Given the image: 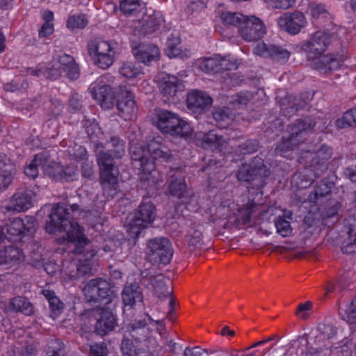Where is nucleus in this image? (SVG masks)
Wrapping results in <instances>:
<instances>
[{
	"mask_svg": "<svg viewBox=\"0 0 356 356\" xmlns=\"http://www.w3.org/2000/svg\"><path fill=\"white\" fill-rule=\"evenodd\" d=\"M298 127L303 134L307 135L314 131L316 126V121L310 116H307L303 118L296 120Z\"/></svg>",
	"mask_w": 356,
	"mask_h": 356,
	"instance_id": "nucleus-54",
	"label": "nucleus"
},
{
	"mask_svg": "<svg viewBox=\"0 0 356 356\" xmlns=\"http://www.w3.org/2000/svg\"><path fill=\"white\" fill-rule=\"evenodd\" d=\"M300 144L297 141H293V139L288 136L287 137H282L281 140L277 145L275 152L281 155L287 153L289 151L293 150Z\"/></svg>",
	"mask_w": 356,
	"mask_h": 356,
	"instance_id": "nucleus-46",
	"label": "nucleus"
},
{
	"mask_svg": "<svg viewBox=\"0 0 356 356\" xmlns=\"http://www.w3.org/2000/svg\"><path fill=\"white\" fill-rule=\"evenodd\" d=\"M107 143L110 145V150L108 151L113 155L116 159H122L126 152V143L124 140L118 136H111L107 140Z\"/></svg>",
	"mask_w": 356,
	"mask_h": 356,
	"instance_id": "nucleus-35",
	"label": "nucleus"
},
{
	"mask_svg": "<svg viewBox=\"0 0 356 356\" xmlns=\"http://www.w3.org/2000/svg\"><path fill=\"white\" fill-rule=\"evenodd\" d=\"M277 22L282 29L291 34L296 35L305 26L307 20L302 13L296 11L284 13L279 17Z\"/></svg>",
	"mask_w": 356,
	"mask_h": 356,
	"instance_id": "nucleus-10",
	"label": "nucleus"
},
{
	"mask_svg": "<svg viewBox=\"0 0 356 356\" xmlns=\"http://www.w3.org/2000/svg\"><path fill=\"white\" fill-rule=\"evenodd\" d=\"M332 152L330 147L322 145L321 147L314 154L309 153L312 158V165H319L329 160L332 156Z\"/></svg>",
	"mask_w": 356,
	"mask_h": 356,
	"instance_id": "nucleus-44",
	"label": "nucleus"
},
{
	"mask_svg": "<svg viewBox=\"0 0 356 356\" xmlns=\"http://www.w3.org/2000/svg\"><path fill=\"white\" fill-rule=\"evenodd\" d=\"M86 312L89 315L93 313L99 314L100 316L97 319L95 327V332L99 335H106L108 332L112 331L117 324L116 318L111 311L103 310L101 307H97Z\"/></svg>",
	"mask_w": 356,
	"mask_h": 356,
	"instance_id": "nucleus-14",
	"label": "nucleus"
},
{
	"mask_svg": "<svg viewBox=\"0 0 356 356\" xmlns=\"http://www.w3.org/2000/svg\"><path fill=\"white\" fill-rule=\"evenodd\" d=\"M102 278L89 280L83 288L84 300L90 304H99V293L101 288Z\"/></svg>",
	"mask_w": 356,
	"mask_h": 356,
	"instance_id": "nucleus-24",
	"label": "nucleus"
},
{
	"mask_svg": "<svg viewBox=\"0 0 356 356\" xmlns=\"http://www.w3.org/2000/svg\"><path fill=\"white\" fill-rule=\"evenodd\" d=\"M312 306L313 303L311 301L299 304L296 311V315L300 316L302 319H307L309 317L307 312L312 309Z\"/></svg>",
	"mask_w": 356,
	"mask_h": 356,
	"instance_id": "nucleus-62",
	"label": "nucleus"
},
{
	"mask_svg": "<svg viewBox=\"0 0 356 356\" xmlns=\"http://www.w3.org/2000/svg\"><path fill=\"white\" fill-rule=\"evenodd\" d=\"M35 195L33 191L19 188L10 200V204L5 207L6 211L22 212L32 207V199Z\"/></svg>",
	"mask_w": 356,
	"mask_h": 356,
	"instance_id": "nucleus-11",
	"label": "nucleus"
},
{
	"mask_svg": "<svg viewBox=\"0 0 356 356\" xmlns=\"http://www.w3.org/2000/svg\"><path fill=\"white\" fill-rule=\"evenodd\" d=\"M259 146V141L256 139H248L236 148V152L239 154H250L255 152Z\"/></svg>",
	"mask_w": 356,
	"mask_h": 356,
	"instance_id": "nucleus-49",
	"label": "nucleus"
},
{
	"mask_svg": "<svg viewBox=\"0 0 356 356\" xmlns=\"http://www.w3.org/2000/svg\"><path fill=\"white\" fill-rule=\"evenodd\" d=\"M217 213L219 216H225L220 217L218 220L219 227H222L224 229H231L234 227H238L240 225L241 220L238 216L230 211V210L225 207H220L217 210Z\"/></svg>",
	"mask_w": 356,
	"mask_h": 356,
	"instance_id": "nucleus-28",
	"label": "nucleus"
},
{
	"mask_svg": "<svg viewBox=\"0 0 356 356\" xmlns=\"http://www.w3.org/2000/svg\"><path fill=\"white\" fill-rule=\"evenodd\" d=\"M130 154L134 168L140 170V181L147 182V185L154 184L152 172L155 170V164L148 156L145 149L138 145H132L130 147Z\"/></svg>",
	"mask_w": 356,
	"mask_h": 356,
	"instance_id": "nucleus-7",
	"label": "nucleus"
},
{
	"mask_svg": "<svg viewBox=\"0 0 356 356\" xmlns=\"http://www.w3.org/2000/svg\"><path fill=\"white\" fill-rule=\"evenodd\" d=\"M168 191L170 195L177 199H185L188 193L184 180L178 178L170 181L168 185Z\"/></svg>",
	"mask_w": 356,
	"mask_h": 356,
	"instance_id": "nucleus-38",
	"label": "nucleus"
},
{
	"mask_svg": "<svg viewBox=\"0 0 356 356\" xmlns=\"http://www.w3.org/2000/svg\"><path fill=\"white\" fill-rule=\"evenodd\" d=\"M100 79L101 83L103 84L98 88L93 87L92 88V96L102 108L109 109L114 106L115 92L113 87L106 82L113 83L115 77L107 73L102 75Z\"/></svg>",
	"mask_w": 356,
	"mask_h": 356,
	"instance_id": "nucleus-9",
	"label": "nucleus"
},
{
	"mask_svg": "<svg viewBox=\"0 0 356 356\" xmlns=\"http://www.w3.org/2000/svg\"><path fill=\"white\" fill-rule=\"evenodd\" d=\"M318 331L321 336L330 341L337 334L336 327L331 324H320Z\"/></svg>",
	"mask_w": 356,
	"mask_h": 356,
	"instance_id": "nucleus-59",
	"label": "nucleus"
},
{
	"mask_svg": "<svg viewBox=\"0 0 356 356\" xmlns=\"http://www.w3.org/2000/svg\"><path fill=\"white\" fill-rule=\"evenodd\" d=\"M90 356H108L109 350L105 343H96L90 346Z\"/></svg>",
	"mask_w": 356,
	"mask_h": 356,
	"instance_id": "nucleus-60",
	"label": "nucleus"
},
{
	"mask_svg": "<svg viewBox=\"0 0 356 356\" xmlns=\"http://www.w3.org/2000/svg\"><path fill=\"white\" fill-rule=\"evenodd\" d=\"M49 220L46 224V230L49 234L67 232V245L69 252L83 254V261L76 266V273L71 275L76 279L90 275L92 271L91 259L95 255L90 241L84 235L79 225L72 220V214L63 204L55 205L49 214Z\"/></svg>",
	"mask_w": 356,
	"mask_h": 356,
	"instance_id": "nucleus-1",
	"label": "nucleus"
},
{
	"mask_svg": "<svg viewBox=\"0 0 356 356\" xmlns=\"http://www.w3.org/2000/svg\"><path fill=\"white\" fill-rule=\"evenodd\" d=\"M309 9L313 18L327 17L330 13L327 10L325 5L321 3H312L309 5Z\"/></svg>",
	"mask_w": 356,
	"mask_h": 356,
	"instance_id": "nucleus-53",
	"label": "nucleus"
},
{
	"mask_svg": "<svg viewBox=\"0 0 356 356\" xmlns=\"http://www.w3.org/2000/svg\"><path fill=\"white\" fill-rule=\"evenodd\" d=\"M346 321L350 324H356V297L353 299L346 311Z\"/></svg>",
	"mask_w": 356,
	"mask_h": 356,
	"instance_id": "nucleus-64",
	"label": "nucleus"
},
{
	"mask_svg": "<svg viewBox=\"0 0 356 356\" xmlns=\"http://www.w3.org/2000/svg\"><path fill=\"white\" fill-rule=\"evenodd\" d=\"M62 180L72 181L76 176V168L74 165L63 166Z\"/></svg>",
	"mask_w": 356,
	"mask_h": 356,
	"instance_id": "nucleus-63",
	"label": "nucleus"
},
{
	"mask_svg": "<svg viewBox=\"0 0 356 356\" xmlns=\"http://www.w3.org/2000/svg\"><path fill=\"white\" fill-rule=\"evenodd\" d=\"M150 284L153 287L154 295L160 300L170 298V307L173 309L175 300L172 295V289L167 286L166 280L162 274H159L150 277Z\"/></svg>",
	"mask_w": 356,
	"mask_h": 356,
	"instance_id": "nucleus-17",
	"label": "nucleus"
},
{
	"mask_svg": "<svg viewBox=\"0 0 356 356\" xmlns=\"http://www.w3.org/2000/svg\"><path fill=\"white\" fill-rule=\"evenodd\" d=\"M254 52L257 55L270 57L274 60L281 61H286L291 54L289 51L280 46L267 44L264 42L257 44Z\"/></svg>",
	"mask_w": 356,
	"mask_h": 356,
	"instance_id": "nucleus-18",
	"label": "nucleus"
},
{
	"mask_svg": "<svg viewBox=\"0 0 356 356\" xmlns=\"http://www.w3.org/2000/svg\"><path fill=\"white\" fill-rule=\"evenodd\" d=\"M181 39L179 36L172 35L167 42V54L169 57L173 58L179 56L181 53V47H179Z\"/></svg>",
	"mask_w": 356,
	"mask_h": 356,
	"instance_id": "nucleus-51",
	"label": "nucleus"
},
{
	"mask_svg": "<svg viewBox=\"0 0 356 356\" xmlns=\"http://www.w3.org/2000/svg\"><path fill=\"white\" fill-rule=\"evenodd\" d=\"M172 257L171 243L167 238H154L147 241L145 259L153 265H166L169 264Z\"/></svg>",
	"mask_w": 356,
	"mask_h": 356,
	"instance_id": "nucleus-5",
	"label": "nucleus"
},
{
	"mask_svg": "<svg viewBox=\"0 0 356 356\" xmlns=\"http://www.w3.org/2000/svg\"><path fill=\"white\" fill-rule=\"evenodd\" d=\"M119 115L125 120H130L136 113V102L133 94L126 88H121L117 102Z\"/></svg>",
	"mask_w": 356,
	"mask_h": 356,
	"instance_id": "nucleus-15",
	"label": "nucleus"
},
{
	"mask_svg": "<svg viewBox=\"0 0 356 356\" xmlns=\"http://www.w3.org/2000/svg\"><path fill=\"white\" fill-rule=\"evenodd\" d=\"M312 99L309 94H301L300 97L286 95L280 100V106L284 115L293 114L300 109L303 108Z\"/></svg>",
	"mask_w": 356,
	"mask_h": 356,
	"instance_id": "nucleus-16",
	"label": "nucleus"
},
{
	"mask_svg": "<svg viewBox=\"0 0 356 356\" xmlns=\"http://www.w3.org/2000/svg\"><path fill=\"white\" fill-rule=\"evenodd\" d=\"M6 238L9 241L17 242L21 241L24 233V220L15 218L2 226Z\"/></svg>",
	"mask_w": 356,
	"mask_h": 356,
	"instance_id": "nucleus-21",
	"label": "nucleus"
},
{
	"mask_svg": "<svg viewBox=\"0 0 356 356\" xmlns=\"http://www.w3.org/2000/svg\"><path fill=\"white\" fill-rule=\"evenodd\" d=\"M99 294V304L108 305L118 298V293L114 286L102 278Z\"/></svg>",
	"mask_w": 356,
	"mask_h": 356,
	"instance_id": "nucleus-32",
	"label": "nucleus"
},
{
	"mask_svg": "<svg viewBox=\"0 0 356 356\" xmlns=\"http://www.w3.org/2000/svg\"><path fill=\"white\" fill-rule=\"evenodd\" d=\"M160 23L161 19L156 15H145L138 22V25H136L135 27L139 29L143 34H149L159 29Z\"/></svg>",
	"mask_w": 356,
	"mask_h": 356,
	"instance_id": "nucleus-31",
	"label": "nucleus"
},
{
	"mask_svg": "<svg viewBox=\"0 0 356 356\" xmlns=\"http://www.w3.org/2000/svg\"><path fill=\"white\" fill-rule=\"evenodd\" d=\"M14 166L6 155H0V174L13 175Z\"/></svg>",
	"mask_w": 356,
	"mask_h": 356,
	"instance_id": "nucleus-61",
	"label": "nucleus"
},
{
	"mask_svg": "<svg viewBox=\"0 0 356 356\" xmlns=\"http://www.w3.org/2000/svg\"><path fill=\"white\" fill-rule=\"evenodd\" d=\"M43 160H44L43 154H36L31 163L26 167L24 170L26 175L31 179L37 177L38 175V167L42 164Z\"/></svg>",
	"mask_w": 356,
	"mask_h": 356,
	"instance_id": "nucleus-48",
	"label": "nucleus"
},
{
	"mask_svg": "<svg viewBox=\"0 0 356 356\" xmlns=\"http://www.w3.org/2000/svg\"><path fill=\"white\" fill-rule=\"evenodd\" d=\"M212 99L206 93L194 91L188 95L187 105L191 109H204L211 106Z\"/></svg>",
	"mask_w": 356,
	"mask_h": 356,
	"instance_id": "nucleus-26",
	"label": "nucleus"
},
{
	"mask_svg": "<svg viewBox=\"0 0 356 356\" xmlns=\"http://www.w3.org/2000/svg\"><path fill=\"white\" fill-rule=\"evenodd\" d=\"M186 243L190 252L200 250L204 245L202 232L197 228H191L186 236Z\"/></svg>",
	"mask_w": 356,
	"mask_h": 356,
	"instance_id": "nucleus-29",
	"label": "nucleus"
},
{
	"mask_svg": "<svg viewBox=\"0 0 356 356\" xmlns=\"http://www.w3.org/2000/svg\"><path fill=\"white\" fill-rule=\"evenodd\" d=\"M119 72L125 78L131 79L140 74V68L132 61H125L119 69Z\"/></svg>",
	"mask_w": 356,
	"mask_h": 356,
	"instance_id": "nucleus-45",
	"label": "nucleus"
},
{
	"mask_svg": "<svg viewBox=\"0 0 356 356\" xmlns=\"http://www.w3.org/2000/svg\"><path fill=\"white\" fill-rule=\"evenodd\" d=\"M158 86L161 93L168 99L174 98L177 92L184 88L182 82L177 76L170 74H165L160 78Z\"/></svg>",
	"mask_w": 356,
	"mask_h": 356,
	"instance_id": "nucleus-19",
	"label": "nucleus"
},
{
	"mask_svg": "<svg viewBox=\"0 0 356 356\" xmlns=\"http://www.w3.org/2000/svg\"><path fill=\"white\" fill-rule=\"evenodd\" d=\"M287 131L289 136L293 139V141H297L299 144L304 143L306 135L299 129L296 120L288 126Z\"/></svg>",
	"mask_w": 356,
	"mask_h": 356,
	"instance_id": "nucleus-57",
	"label": "nucleus"
},
{
	"mask_svg": "<svg viewBox=\"0 0 356 356\" xmlns=\"http://www.w3.org/2000/svg\"><path fill=\"white\" fill-rule=\"evenodd\" d=\"M245 16L240 13L224 12L221 14L220 19L225 24L237 26L238 30Z\"/></svg>",
	"mask_w": 356,
	"mask_h": 356,
	"instance_id": "nucleus-47",
	"label": "nucleus"
},
{
	"mask_svg": "<svg viewBox=\"0 0 356 356\" xmlns=\"http://www.w3.org/2000/svg\"><path fill=\"white\" fill-rule=\"evenodd\" d=\"M201 141L202 147L205 149H220L225 148L227 144L223 136L218 135L213 131L203 134Z\"/></svg>",
	"mask_w": 356,
	"mask_h": 356,
	"instance_id": "nucleus-23",
	"label": "nucleus"
},
{
	"mask_svg": "<svg viewBox=\"0 0 356 356\" xmlns=\"http://www.w3.org/2000/svg\"><path fill=\"white\" fill-rule=\"evenodd\" d=\"M122 300L124 307H133L143 300L142 289L138 282L127 284L122 291Z\"/></svg>",
	"mask_w": 356,
	"mask_h": 356,
	"instance_id": "nucleus-20",
	"label": "nucleus"
},
{
	"mask_svg": "<svg viewBox=\"0 0 356 356\" xmlns=\"http://www.w3.org/2000/svg\"><path fill=\"white\" fill-rule=\"evenodd\" d=\"M239 35L247 42H257L266 33L264 22L258 17L245 15L238 31Z\"/></svg>",
	"mask_w": 356,
	"mask_h": 356,
	"instance_id": "nucleus-8",
	"label": "nucleus"
},
{
	"mask_svg": "<svg viewBox=\"0 0 356 356\" xmlns=\"http://www.w3.org/2000/svg\"><path fill=\"white\" fill-rule=\"evenodd\" d=\"M157 127L163 134L187 139L193 134L191 127L180 117L170 111H156Z\"/></svg>",
	"mask_w": 356,
	"mask_h": 356,
	"instance_id": "nucleus-3",
	"label": "nucleus"
},
{
	"mask_svg": "<svg viewBox=\"0 0 356 356\" xmlns=\"http://www.w3.org/2000/svg\"><path fill=\"white\" fill-rule=\"evenodd\" d=\"M346 226L348 227V241L347 244L341 248L345 253H352L356 252V217L350 216L347 219Z\"/></svg>",
	"mask_w": 356,
	"mask_h": 356,
	"instance_id": "nucleus-30",
	"label": "nucleus"
},
{
	"mask_svg": "<svg viewBox=\"0 0 356 356\" xmlns=\"http://www.w3.org/2000/svg\"><path fill=\"white\" fill-rule=\"evenodd\" d=\"M213 119L220 127H225L232 119V111L228 107H219L212 113Z\"/></svg>",
	"mask_w": 356,
	"mask_h": 356,
	"instance_id": "nucleus-41",
	"label": "nucleus"
},
{
	"mask_svg": "<svg viewBox=\"0 0 356 356\" xmlns=\"http://www.w3.org/2000/svg\"><path fill=\"white\" fill-rule=\"evenodd\" d=\"M155 207L150 202H142L134 218L127 225V231L132 238H137L140 232L148 227L155 219Z\"/></svg>",
	"mask_w": 356,
	"mask_h": 356,
	"instance_id": "nucleus-6",
	"label": "nucleus"
},
{
	"mask_svg": "<svg viewBox=\"0 0 356 356\" xmlns=\"http://www.w3.org/2000/svg\"><path fill=\"white\" fill-rule=\"evenodd\" d=\"M42 293L48 300L50 309L51 310L52 314L51 316L53 318H55L58 314H59L64 308V304L59 300V298L56 296L55 292L54 291H51L49 289H43L42 291Z\"/></svg>",
	"mask_w": 356,
	"mask_h": 356,
	"instance_id": "nucleus-37",
	"label": "nucleus"
},
{
	"mask_svg": "<svg viewBox=\"0 0 356 356\" xmlns=\"http://www.w3.org/2000/svg\"><path fill=\"white\" fill-rule=\"evenodd\" d=\"M200 67L202 71L207 73H217L220 71L236 69V64L226 56L221 57L219 55H216L211 58H203Z\"/></svg>",
	"mask_w": 356,
	"mask_h": 356,
	"instance_id": "nucleus-13",
	"label": "nucleus"
},
{
	"mask_svg": "<svg viewBox=\"0 0 356 356\" xmlns=\"http://www.w3.org/2000/svg\"><path fill=\"white\" fill-rule=\"evenodd\" d=\"M332 348V345L330 341L318 334L313 342L308 343L307 353L311 355H318L325 351L330 350Z\"/></svg>",
	"mask_w": 356,
	"mask_h": 356,
	"instance_id": "nucleus-33",
	"label": "nucleus"
},
{
	"mask_svg": "<svg viewBox=\"0 0 356 356\" xmlns=\"http://www.w3.org/2000/svg\"><path fill=\"white\" fill-rule=\"evenodd\" d=\"M95 156L99 171H113L115 158L108 151L100 149L96 152Z\"/></svg>",
	"mask_w": 356,
	"mask_h": 356,
	"instance_id": "nucleus-34",
	"label": "nucleus"
},
{
	"mask_svg": "<svg viewBox=\"0 0 356 356\" xmlns=\"http://www.w3.org/2000/svg\"><path fill=\"white\" fill-rule=\"evenodd\" d=\"M99 183L108 196L114 195L118 187V179L113 171H99Z\"/></svg>",
	"mask_w": 356,
	"mask_h": 356,
	"instance_id": "nucleus-25",
	"label": "nucleus"
},
{
	"mask_svg": "<svg viewBox=\"0 0 356 356\" xmlns=\"http://www.w3.org/2000/svg\"><path fill=\"white\" fill-rule=\"evenodd\" d=\"M44 172L46 175L55 180H62L61 172H63V165L58 163H51L49 164Z\"/></svg>",
	"mask_w": 356,
	"mask_h": 356,
	"instance_id": "nucleus-56",
	"label": "nucleus"
},
{
	"mask_svg": "<svg viewBox=\"0 0 356 356\" xmlns=\"http://www.w3.org/2000/svg\"><path fill=\"white\" fill-rule=\"evenodd\" d=\"M42 18L44 21L41 29L39 31V36L46 38L54 33V14L50 10H46L43 13Z\"/></svg>",
	"mask_w": 356,
	"mask_h": 356,
	"instance_id": "nucleus-42",
	"label": "nucleus"
},
{
	"mask_svg": "<svg viewBox=\"0 0 356 356\" xmlns=\"http://www.w3.org/2000/svg\"><path fill=\"white\" fill-rule=\"evenodd\" d=\"M332 183L327 181L321 180L315 188L314 193V202H316L317 200L320 197H325L331 193Z\"/></svg>",
	"mask_w": 356,
	"mask_h": 356,
	"instance_id": "nucleus-52",
	"label": "nucleus"
},
{
	"mask_svg": "<svg viewBox=\"0 0 356 356\" xmlns=\"http://www.w3.org/2000/svg\"><path fill=\"white\" fill-rule=\"evenodd\" d=\"M331 42V36L324 31H316L301 45V49L309 59L316 60L314 67L323 74L337 70L341 61L333 54L322 56Z\"/></svg>",
	"mask_w": 356,
	"mask_h": 356,
	"instance_id": "nucleus-2",
	"label": "nucleus"
},
{
	"mask_svg": "<svg viewBox=\"0 0 356 356\" xmlns=\"http://www.w3.org/2000/svg\"><path fill=\"white\" fill-rule=\"evenodd\" d=\"M137 348L131 339L125 336L123 337L120 345V350L123 356H134Z\"/></svg>",
	"mask_w": 356,
	"mask_h": 356,
	"instance_id": "nucleus-55",
	"label": "nucleus"
},
{
	"mask_svg": "<svg viewBox=\"0 0 356 356\" xmlns=\"http://www.w3.org/2000/svg\"><path fill=\"white\" fill-rule=\"evenodd\" d=\"M88 19L85 15H70L67 21V27L71 30L75 29H83L88 24Z\"/></svg>",
	"mask_w": 356,
	"mask_h": 356,
	"instance_id": "nucleus-50",
	"label": "nucleus"
},
{
	"mask_svg": "<svg viewBox=\"0 0 356 356\" xmlns=\"http://www.w3.org/2000/svg\"><path fill=\"white\" fill-rule=\"evenodd\" d=\"M45 356H65V344L58 339L51 338L44 348Z\"/></svg>",
	"mask_w": 356,
	"mask_h": 356,
	"instance_id": "nucleus-39",
	"label": "nucleus"
},
{
	"mask_svg": "<svg viewBox=\"0 0 356 356\" xmlns=\"http://www.w3.org/2000/svg\"><path fill=\"white\" fill-rule=\"evenodd\" d=\"M138 0H120V10L126 16L136 15L140 12Z\"/></svg>",
	"mask_w": 356,
	"mask_h": 356,
	"instance_id": "nucleus-43",
	"label": "nucleus"
},
{
	"mask_svg": "<svg viewBox=\"0 0 356 356\" xmlns=\"http://www.w3.org/2000/svg\"><path fill=\"white\" fill-rule=\"evenodd\" d=\"M336 124L339 128L341 129L355 125V118L353 117L351 109L344 113L342 118L336 121Z\"/></svg>",
	"mask_w": 356,
	"mask_h": 356,
	"instance_id": "nucleus-58",
	"label": "nucleus"
},
{
	"mask_svg": "<svg viewBox=\"0 0 356 356\" xmlns=\"http://www.w3.org/2000/svg\"><path fill=\"white\" fill-rule=\"evenodd\" d=\"M87 51L95 65L102 70L109 68L115 62V49L99 38H92L88 41Z\"/></svg>",
	"mask_w": 356,
	"mask_h": 356,
	"instance_id": "nucleus-4",
	"label": "nucleus"
},
{
	"mask_svg": "<svg viewBox=\"0 0 356 356\" xmlns=\"http://www.w3.org/2000/svg\"><path fill=\"white\" fill-rule=\"evenodd\" d=\"M269 175V170L262 161H259L258 163L242 165L237 172L236 177L240 181L250 182L257 177L264 178L268 177Z\"/></svg>",
	"mask_w": 356,
	"mask_h": 356,
	"instance_id": "nucleus-12",
	"label": "nucleus"
},
{
	"mask_svg": "<svg viewBox=\"0 0 356 356\" xmlns=\"http://www.w3.org/2000/svg\"><path fill=\"white\" fill-rule=\"evenodd\" d=\"M135 57L138 61L148 64L159 59L160 50L157 46L152 44H140L135 53Z\"/></svg>",
	"mask_w": 356,
	"mask_h": 356,
	"instance_id": "nucleus-22",
	"label": "nucleus"
},
{
	"mask_svg": "<svg viewBox=\"0 0 356 356\" xmlns=\"http://www.w3.org/2000/svg\"><path fill=\"white\" fill-rule=\"evenodd\" d=\"M291 216L292 213L289 212L288 215L278 216L275 220L277 233L284 237L288 236L291 234L292 229L289 221V220H291Z\"/></svg>",
	"mask_w": 356,
	"mask_h": 356,
	"instance_id": "nucleus-40",
	"label": "nucleus"
},
{
	"mask_svg": "<svg viewBox=\"0 0 356 356\" xmlns=\"http://www.w3.org/2000/svg\"><path fill=\"white\" fill-rule=\"evenodd\" d=\"M8 308L12 312H21L26 316H31L34 312L33 304L23 296H16L10 299Z\"/></svg>",
	"mask_w": 356,
	"mask_h": 356,
	"instance_id": "nucleus-27",
	"label": "nucleus"
},
{
	"mask_svg": "<svg viewBox=\"0 0 356 356\" xmlns=\"http://www.w3.org/2000/svg\"><path fill=\"white\" fill-rule=\"evenodd\" d=\"M4 249L6 264L15 266L24 261V254L21 249L13 245L7 246Z\"/></svg>",
	"mask_w": 356,
	"mask_h": 356,
	"instance_id": "nucleus-36",
	"label": "nucleus"
}]
</instances>
